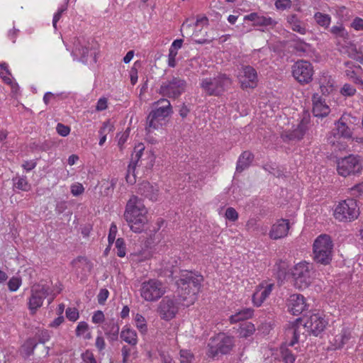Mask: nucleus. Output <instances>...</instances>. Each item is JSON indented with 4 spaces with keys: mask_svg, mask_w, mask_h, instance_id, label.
<instances>
[{
    "mask_svg": "<svg viewBox=\"0 0 363 363\" xmlns=\"http://www.w3.org/2000/svg\"><path fill=\"white\" fill-rule=\"evenodd\" d=\"M172 279L177 287L174 294L179 303L184 307L193 305L198 298L203 276L196 272L181 270Z\"/></svg>",
    "mask_w": 363,
    "mask_h": 363,
    "instance_id": "nucleus-1",
    "label": "nucleus"
},
{
    "mask_svg": "<svg viewBox=\"0 0 363 363\" xmlns=\"http://www.w3.org/2000/svg\"><path fill=\"white\" fill-rule=\"evenodd\" d=\"M147 210L141 199L135 195L128 201L123 217L130 230L136 233L143 232L147 223Z\"/></svg>",
    "mask_w": 363,
    "mask_h": 363,
    "instance_id": "nucleus-2",
    "label": "nucleus"
},
{
    "mask_svg": "<svg viewBox=\"0 0 363 363\" xmlns=\"http://www.w3.org/2000/svg\"><path fill=\"white\" fill-rule=\"evenodd\" d=\"M154 104L161 106L152 110L147 117L145 130L148 133L161 127L162 122L172 113L170 101L167 99H161Z\"/></svg>",
    "mask_w": 363,
    "mask_h": 363,
    "instance_id": "nucleus-3",
    "label": "nucleus"
},
{
    "mask_svg": "<svg viewBox=\"0 0 363 363\" xmlns=\"http://www.w3.org/2000/svg\"><path fill=\"white\" fill-rule=\"evenodd\" d=\"M333 244L328 235H320L313 243V259L317 263L327 265L330 264L333 257Z\"/></svg>",
    "mask_w": 363,
    "mask_h": 363,
    "instance_id": "nucleus-4",
    "label": "nucleus"
},
{
    "mask_svg": "<svg viewBox=\"0 0 363 363\" xmlns=\"http://www.w3.org/2000/svg\"><path fill=\"white\" fill-rule=\"evenodd\" d=\"M232 84L231 79L225 74H219L213 78L202 79L201 87L208 96H220Z\"/></svg>",
    "mask_w": 363,
    "mask_h": 363,
    "instance_id": "nucleus-5",
    "label": "nucleus"
},
{
    "mask_svg": "<svg viewBox=\"0 0 363 363\" xmlns=\"http://www.w3.org/2000/svg\"><path fill=\"white\" fill-rule=\"evenodd\" d=\"M186 82L179 77H172L162 82L158 93L169 99H178L186 89Z\"/></svg>",
    "mask_w": 363,
    "mask_h": 363,
    "instance_id": "nucleus-6",
    "label": "nucleus"
},
{
    "mask_svg": "<svg viewBox=\"0 0 363 363\" xmlns=\"http://www.w3.org/2000/svg\"><path fill=\"white\" fill-rule=\"evenodd\" d=\"M359 208L357 201L347 199L339 203L334 212V216L340 221H351L357 218Z\"/></svg>",
    "mask_w": 363,
    "mask_h": 363,
    "instance_id": "nucleus-7",
    "label": "nucleus"
},
{
    "mask_svg": "<svg viewBox=\"0 0 363 363\" xmlns=\"http://www.w3.org/2000/svg\"><path fill=\"white\" fill-rule=\"evenodd\" d=\"M52 293V289L45 284H35L30 289L28 308L31 314L35 313L43 305V301Z\"/></svg>",
    "mask_w": 363,
    "mask_h": 363,
    "instance_id": "nucleus-8",
    "label": "nucleus"
},
{
    "mask_svg": "<svg viewBox=\"0 0 363 363\" xmlns=\"http://www.w3.org/2000/svg\"><path fill=\"white\" fill-rule=\"evenodd\" d=\"M208 354L209 357H215L219 354H228L234 347L233 338L225 334H219L211 340L208 345Z\"/></svg>",
    "mask_w": 363,
    "mask_h": 363,
    "instance_id": "nucleus-9",
    "label": "nucleus"
},
{
    "mask_svg": "<svg viewBox=\"0 0 363 363\" xmlns=\"http://www.w3.org/2000/svg\"><path fill=\"white\" fill-rule=\"evenodd\" d=\"M294 279V285L299 289H306L312 282V272L307 262H300L296 264L291 271Z\"/></svg>",
    "mask_w": 363,
    "mask_h": 363,
    "instance_id": "nucleus-10",
    "label": "nucleus"
},
{
    "mask_svg": "<svg viewBox=\"0 0 363 363\" xmlns=\"http://www.w3.org/2000/svg\"><path fill=\"white\" fill-rule=\"evenodd\" d=\"M165 293L162 283L157 279H150L141 284L140 296L147 301H155Z\"/></svg>",
    "mask_w": 363,
    "mask_h": 363,
    "instance_id": "nucleus-11",
    "label": "nucleus"
},
{
    "mask_svg": "<svg viewBox=\"0 0 363 363\" xmlns=\"http://www.w3.org/2000/svg\"><path fill=\"white\" fill-rule=\"evenodd\" d=\"M292 75L301 84H308L313 80V67L308 61L300 60L291 67Z\"/></svg>",
    "mask_w": 363,
    "mask_h": 363,
    "instance_id": "nucleus-12",
    "label": "nucleus"
},
{
    "mask_svg": "<svg viewBox=\"0 0 363 363\" xmlns=\"http://www.w3.org/2000/svg\"><path fill=\"white\" fill-rule=\"evenodd\" d=\"M362 169V164L359 157L349 155L338 160L337 170L340 175L346 177L351 174L359 173Z\"/></svg>",
    "mask_w": 363,
    "mask_h": 363,
    "instance_id": "nucleus-13",
    "label": "nucleus"
},
{
    "mask_svg": "<svg viewBox=\"0 0 363 363\" xmlns=\"http://www.w3.org/2000/svg\"><path fill=\"white\" fill-rule=\"evenodd\" d=\"M310 121V115L308 113H304L296 128L292 130L285 131L281 134V138L284 141H298L303 139L308 130Z\"/></svg>",
    "mask_w": 363,
    "mask_h": 363,
    "instance_id": "nucleus-14",
    "label": "nucleus"
},
{
    "mask_svg": "<svg viewBox=\"0 0 363 363\" xmlns=\"http://www.w3.org/2000/svg\"><path fill=\"white\" fill-rule=\"evenodd\" d=\"M242 89H254L257 86L258 76L256 69L250 65H242L238 76Z\"/></svg>",
    "mask_w": 363,
    "mask_h": 363,
    "instance_id": "nucleus-15",
    "label": "nucleus"
},
{
    "mask_svg": "<svg viewBox=\"0 0 363 363\" xmlns=\"http://www.w3.org/2000/svg\"><path fill=\"white\" fill-rule=\"evenodd\" d=\"M179 305L181 304L179 303L177 299L174 301L168 296H165L160 301L157 308V312L162 319L169 320L174 318L177 313Z\"/></svg>",
    "mask_w": 363,
    "mask_h": 363,
    "instance_id": "nucleus-16",
    "label": "nucleus"
},
{
    "mask_svg": "<svg viewBox=\"0 0 363 363\" xmlns=\"http://www.w3.org/2000/svg\"><path fill=\"white\" fill-rule=\"evenodd\" d=\"M305 318H298L294 321L289 323L287 328V335H291L292 339L289 342V346H294L297 343L301 335L306 337V333H308V328L305 327Z\"/></svg>",
    "mask_w": 363,
    "mask_h": 363,
    "instance_id": "nucleus-17",
    "label": "nucleus"
},
{
    "mask_svg": "<svg viewBox=\"0 0 363 363\" xmlns=\"http://www.w3.org/2000/svg\"><path fill=\"white\" fill-rule=\"evenodd\" d=\"M305 318V323L308 328V335L318 336L325 329L328 321L319 314H313L309 318Z\"/></svg>",
    "mask_w": 363,
    "mask_h": 363,
    "instance_id": "nucleus-18",
    "label": "nucleus"
},
{
    "mask_svg": "<svg viewBox=\"0 0 363 363\" xmlns=\"http://www.w3.org/2000/svg\"><path fill=\"white\" fill-rule=\"evenodd\" d=\"M289 311L294 315L301 314L308 309V305L306 303L305 298L301 294H292L289 300Z\"/></svg>",
    "mask_w": 363,
    "mask_h": 363,
    "instance_id": "nucleus-19",
    "label": "nucleus"
},
{
    "mask_svg": "<svg viewBox=\"0 0 363 363\" xmlns=\"http://www.w3.org/2000/svg\"><path fill=\"white\" fill-rule=\"evenodd\" d=\"M313 113L315 117H325L330 113V108L325 103V99L318 94L313 95Z\"/></svg>",
    "mask_w": 363,
    "mask_h": 363,
    "instance_id": "nucleus-20",
    "label": "nucleus"
},
{
    "mask_svg": "<svg viewBox=\"0 0 363 363\" xmlns=\"http://www.w3.org/2000/svg\"><path fill=\"white\" fill-rule=\"evenodd\" d=\"M137 193L150 201H157L159 189L147 181H143L138 185Z\"/></svg>",
    "mask_w": 363,
    "mask_h": 363,
    "instance_id": "nucleus-21",
    "label": "nucleus"
},
{
    "mask_svg": "<svg viewBox=\"0 0 363 363\" xmlns=\"http://www.w3.org/2000/svg\"><path fill=\"white\" fill-rule=\"evenodd\" d=\"M289 230V223L288 220L281 219L277 223L272 226L269 231V237L274 240L281 239L287 235Z\"/></svg>",
    "mask_w": 363,
    "mask_h": 363,
    "instance_id": "nucleus-22",
    "label": "nucleus"
},
{
    "mask_svg": "<svg viewBox=\"0 0 363 363\" xmlns=\"http://www.w3.org/2000/svg\"><path fill=\"white\" fill-rule=\"evenodd\" d=\"M349 115H342L335 123L337 134L344 138H351L352 136V129L347 125L346 121Z\"/></svg>",
    "mask_w": 363,
    "mask_h": 363,
    "instance_id": "nucleus-23",
    "label": "nucleus"
},
{
    "mask_svg": "<svg viewBox=\"0 0 363 363\" xmlns=\"http://www.w3.org/2000/svg\"><path fill=\"white\" fill-rule=\"evenodd\" d=\"M89 48L83 44V42L77 38L74 41V48L72 55L75 57H79V60L83 63L86 62Z\"/></svg>",
    "mask_w": 363,
    "mask_h": 363,
    "instance_id": "nucleus-24",
    "label": "nucleus"
},
{
    "mask_svg": "<svg viewBox=\"0 0 363 363\" xmlns=\"http://www.w3.org/2000/svg\"><path fill=\"white\" fill-rule=\"evenodd\" d=\"M286 21L294 31L302 35H304L306 33V28L304 23L300 20L296 14L293 13L287 16Z\"/></svg>",
    "mask_w": 363,
    "mask_h": 363,
    "instance_id": "nucleus-25",
    "label": "nucleus"
},
{
    "mask_svg": "<svg viewBox=\"0 0 363 363\" xmlns=\"http://www.w3.org/2000/svg\"><path fill=\"white\" fill-rule=\"evenodd\" d=\"M105 335L111 341L118 340L119 334V325L113 319L106 322L104 327Z\"/></svg>",
    "mask_w": 363,
    "mask_h": 363,
    "instance_id": "nucleus-26",
    "label": "nucleus"
},
{
    "mask_svg": "<svg viewBox=\"0 0 363 363\" xmlns=\"http://www.w3.org/2000/svg\"><path fill=\"white\" fill-rule=\"evenodd\" d=\"M272 287L273 284H268L265 288L255 291L252 296L254 304L257 306H259L270 294Z\"/></svg>",
    "mask_w": 363,
    "mask_h": 363,
    "instance_id": "nucleus-27",
    "label": "nucleus"
},
{
    "mask_svg": "<svg viewBox=\"0 0 363 363\" xmlns=\"http://www.w3.org/2000/svg\"><path fill=\"white\" fill-rule=\"evenodd\" d=\"M253 160V155L249 151L243 152L239 157L237 162L236 171L242 172L244 169L247 168Z\"/></svg>",
    "mask_w": 363,
    "mask_h": 363,
    "instance_id": "nucleus-28",
    "label": "nucleus"
},
{
    "mask_svg": "<svg viewBox=\"0 0 363 363\" xmlns=\"http://www.w3.org/2000/svg\"><path fill=\"white\" fill-rule=\"evenodd\" d=\"M38 342L34 338L28 339L21 348V354L23 357L27 358L33 354L34 350L36 347Z\"/></svg>",
    "mask_w": 363,
    "mask_h": 363,
    "instance_id": "nucleus-29",
    "label": "nucleus"
},
{
    "mask_svg": "<svg viewBox=\"0 0 363 363\" xmlns=\"http://www.w3.org/2000/svg\"><path fill=\"white\" fill-rule=\"evenodd\" d=\"M253 315V310L251 308H245L240 311L234 315L230 316L229 320L230 323H236L240 321L248 319Z\"/></svg>",
    "mask_w": 363,
    "mask_h": 363,
    "instance_id": "nucleus-30",
    "label": "nucleus"
},
{
    "mask_svg": "<svg viewBox=\"0 0 363 363\" xmlns=\"http://www.w3.org/2000/svg\"><path fill=\"white\" fill-rule=\"evenodd\" d=\"M121 337L123 340L132 346H135L138 342L137 333L135 330L128 328L121 331Z\"/></svg>",
    "mask_w": 363,
    "mask_h": 363,
    "instance_id": "nucleus-31",
    "label": "nucleus"
},
{
    "mask_svg": "<svg viewBox=\"0 0 363 363\" xmlns=\"http://www.w3.org/2000/svg\"><path fill=\"white\" fill-rule=\"evenodd\" d=\"M238 330L240 337L247 338L253 335L255 331V327L250 322H244L240 325Z\"/></svg>",
    "mask_w": 363,
    "mask_h": 363,
    "instance_id": "nucleus-32",
    "label": "nucleus"
},
{
    "mask_svg": "<svg viewBox=\"0 0 363 363\" xmlns=\"http://www.w3.org/2000/svg\"><path fill=\"white\" fill-rule=\"evenodd\" d=\"M314 18L319 26L325 28H328L331 21V17L328 14L320 12H316L314 15Z\"/></svg>",
    "mask_w": 363,
    "mask_h": 363,
    "instance_id": "nucleus-33",
    "label": "nucleus"
},
{
    "mask_svg": "<svg viewBox=\"0 0 363 363\" xmlns=\"http://www.w3.org/2000/svg\"><path fill=\"white\" fill-rule=\"evenodd\" d=\"M342 52L345 54H347V55L353 59L356 60L357 55L359 54H361V52L358 51L357 49V47L354 44H350L349 45L343 46Z\"/></svg>",
    "mask_w": 363,
    "mask_h": 363,
    "instance_id": "nucleus-34",
    "label": "nucleus"
},
{
    "mask_svg": "<svg viewBox=\"0 0 363 363\" xmlns=\"http://www.w3.org/2000/svg\"><path fill=\"white\" fill-rule=\"evenodd\" d=\"M330 33L336 38L340 37L343 39L348 38V33L346 31L345 27L342 24L333 26L330 28Z\"/></svg>",
    "mask_w": 363,
    "mask_h": 363,
    "instance_id": "nucleus-35",
    "label": "nucleus"
},
{
    "mask_svg": "<svg viewBox=\"0 0 363 363\" xmlns=\"http://www.w3.org/2000/svg\"><path fill=\"white\" fill-rule=\"evenodd\" d=\"M276 24L277 21L271 17L258 15L257 21L255 26H274Z\"/></svg>",
    "mask_w": 363,
    "mask_h": 363,
    "instance_id": "nucleus-36",
    "label": "nucleus"
},
{
    "mask_svg": "<svg viewBox=\"0 0 363 363\" xmlns=\"http://www.w3.org/2000/svg\"><path fill=\"white\" fill-rule=\"evenodd\" d=\"M349 339L350 335L345 332L336 335L333 342L335 349L341 348Z\"/></svg>",
    "mask_w": 363,
    "mask_h": 363,
    "instance_id": "nucleus-37",
    "label": "nucleus"
},
{
    "mask_svg": "<svg viewBox=\"0 0 363 363\" xmlns=\"http://www.w3.org/2000/svg\"><path fill=\"white\" fill-rule=\"evenodd\" d=\"M11 75V72L8 69V66L6 63L0 64V77L2 78L4 82L8 84H11L12 81L11 78L9 77Z\"/></svg>",
    "mask_w": 363,
    "mask_h": 363,
    "instance_id": "nucleus-38",
    "label": "nucleus"
},
{
    "mask_svg": "<svg viewBox=\"0 0 363 363\" xmlns=\"http://www.w3.org/2000/svg\"><path fill=\"white\" fill-rule=\"evenodd\" d=\"M14 186L22 191H28L30 189V185L28 184L26 178L23 177H16L13 179Z\"/></svg>",
    "mask_w": 363,
    "mask_h": 363,
    "instance_id": "nucleus-39",
    "label": "nucleus"
},
{
    "mask_svg": "<svg viewBox=\"0 0 363 363\" xmlns=\"http://www.w3.org/2000/svg\"><path fill=\"white\" fill-rule=\"evenodd\" d=\"M134 162H130L127 169V173L125 175V179L126 182L128 184H133L135 183V170L136 166L133 164Z\"/></svg>",
    "mask_w": 363,
    "mask_h": 363,
    "instance_id": "nucleus-40",
    "label": "nucleus"
},
{
    "mask_svg": "<svg viewBox=\"0 0 363 363\" xmlns=\"http://www.w3.org/2000/svg\"><path fill=\"white\" fill-rule=\"evenodd\" d=\"M144 150H145V147H144L143 144H141V143L135 147V148H134L135 154L132 155V157H131V160H130V162H134L133 164H134L135 166L137 165L138 161L140 160V159L143 155V152Z\"/></svg>",
    "mask_w": 363,
    "mask_h": 363,
    "instance_id": "nucleus-41",
    "label": "nucleus"
},
{
    "mask_svg": "<svg viewBox=\"0 0 363 363\" xmlns=\"http://www.w3.org/2000/svg\"><path fill=\"white\" fill-rule=\"evenodd\" d=\"M116 183L117 179L115 178H113L110 182H104L101 185V187L104 188V195L108 196L109 194H112Z\"/></svg>",
    "mask_w": 363,
    "mask_h": 363,
    "instance_id": "nucleus-42",
    "label": "nucleus"
},
{
    "mask_svg": "<svg viewBox=\"0 0 363 363\" xmlns=\"http://www.w3.org/2000/svg\"><path fill=\"white\" fill-rule=\"evenodd\" d=\"M135 321L136 323V327L142 333L147 332V327L145 323V319L142 315L138 313L135 315Z\"/></svg>",
    "mask_w": 363,
    "mask_h": 363,
    "instance_id": "nucleus-43",
    "label": "nucleus"
},
{
    "mask_svg": "<svg viewBox=\"0 0 363 363\" xmlns=\"http://www.w3.org/2000/svg\"><path fill=\"white\" fill-rule=\"evenodd\" d=\"M116 247L117 248V255L123 257L125 255V244L123 238H118L116 240Z\"/></svg>",
    "mask_w": 363,
    "mask_h": 363,
    "instance_id": "nucleus-44",
    "label": "nucleus"
},
{
    "mask_svg": "<svg viewBox=\"0 0 363 363\" xmlns=\"http://www.w3.org/2000/svg\"><path fill=\"white\" fill-rule=\"evenodd\" d=\"M281 357L284 363H294L296 357L289 349H282Z\"/></svg>",
    "mask_w": 363,
    "mask_h": 363,
    "instance_id": "nucleus-45",
    "label": "nucleus"
},
{
    "mask_svg": "<svg viewBox=\"0 0 363 363\" xmlns=\"http://www.w3.org/2000/svg\"><path fill=\"white\" fill-rule=\"evenodd\" d=\"M21 285V279L19 277H13L8 282V287L11 291H16Z\"/></svg>",
    "mask_w": 363,
    "mask_h": 363,
    "instance_id": "nucleus-46",
    "label": "nucleus"
},
{
    "mask_svg": "<svg viewBox=\"0 0 363 363\" xmlns=\"http://www.w3.org/2000/svg\"><path fill=\"white\" fill-rule=\"evenodd\" d=\"M340 93L345 96H352L356 93V89L350 84H345L340 89Z\"/></svg>",
    "mask_w": 363,
    "mask_h": 363,
    "instance_id": "nucleus-47",
    "label": "nucleus"
},
{
    "mask_svg": "<svg viewBox=\"0 0 363 363\" xmlns=\"http://www.w3.org/2000/svg\"><path fill=\"white\" fill-rule=\"evenodd\" d=\"M66 317L71 321H76L79 318V312L76 308H67L66 311Z\"/></svg>",
    "mask_w": 363,
    "mask_h": 363,
    "instance_id": "nucleus-48",
    "label": "nucleus"
},
{
    "mask_svg": "<svg viewBox=\"0 0 363 363\" xmlns=\"http://www.w3.org/2000/svg\"><path fill=\"white\" fill-rule=\"evenodd\" d=\"M193 354L188 350L180 351V363H191Z\"/></svg>",
    "mask_w": 363,
    "mask_h": 363,
    "instance_id": "nucleus-49",
    "label": "nucleus"
},
{
    "mask_svg": "<svg viewBox=\"0 0 363 363\" xmlns=\"http://www.w3.org/2000/svg\"><path fill=\"white\" fill-rule=\"evenodd\" d=\"M89 330V325L86 322L82 321L79 322L77 328H76V335L79 337L87 332Z\"/></svg>",
    "mask_w": 363,
    "mask_h": 363,
    "instance_id": "nucleus-50",
    "label": "nucleus"
},
{
    "mask_svg": "<svg viewBox=\"0 0 363 363\" xmlns=\"http://www.w3.org/2000/svg\"><path fill=\"white\" fill-rule=\"evenodd\" d=\"M225 218L230 220L235 221L238 218V213L234 208L229 207L225 211Z\"/></svg>",
    "mask_w": 363,
    "mask_h": 363,
    "instance_id": "nucleus-51",
    "label": "nucleus"
},
{
    "mask_svg": "<svg viewBox=\"0 0 363 363\" xmlns=\"http://www.w3.org/2000/svg\"><path fill=\"white\" fill-rule=\"evenodd\" d=\"M275 6L277 9L284 10L290 9L291 6V0H277L275 1Z\"/></svg>",
    "mask_w": 363,
    "mask_h": 363,
    "instance_id": "nucleus-52",
    "label": "nucleus"
},
{
    "mask_svg": "<svg viewBox=\"0 0 363 363\" xmlns=\"http://www.w3.org/2000/svg\"><path fill=\"white\" fill-rule=\"evenodd\" d=\"M50 336L48 330H43L36 334V338L39 343L44 344L49 340Z\"/></svg>",
    "mask_w": 363,
    "mask_h": 363,
    "instance_id": "nucleus-53",
    "label": "nucleus"
},
{
    "mask_svg": "<svg viewBox=\"0 0 363 363\" xmlns=\"http://www.w3.org/2000/svg\"><path fill=\"white\" fill-rule=\"evenodd\" d=\"M113 125L111 124L109 121H107L103 123V125L99 133V134H104V135H106L108 133L113 131Z\"/></svg>",
    "mask_w": 363,
    "mask_h": 363,
    "instance_id": "nucleus-54",
    "label": "nucleus"
},
{
    "mask_svg": "<svg viewBox=\"0 0 363 363\" xmlns=\"http://www.w3.org/2000/svg\"><path fill=\"white\" fill-rule=\"evenodd\" d=\"M116 233H117V227L114 223H112L110 227L109 233H108V240L109 245H112L114 242V241L116 240Z\"/></svg>",
    "mask_w": 363,
    "mask_h": 363,
    "instance_id": "nucleus-55",
    "label": "nucleus"
},
{
    "mask_svg": "<svg viewBox=\"0 0 363 363\" xmlns=\"http://www.w3.org/2000/svg\"><path fill=\"white\" fill-rule=\"evenodd\" d=\"M56 130L57 133L63 137L68 135L70 132L69 127L62 123H58Z\"/></svg>",
    "mask_w": 363,
    "mask_h": 363,
    "instance_id": "nucleus-56",
    "label": "nucleus"
},
{
    "mask_svg": "<svg viewBox=\"0 0 363 363\" xmlns=\"http://www.w3.org/2000/svg\"><path fill=\"white\" fill-rule=\"evenodd\" d=\"M177 55V51L169 49V52L168 55V65L171 67H174L176 66V60L175 57Z\"/></svg>",
    "mask_w": 363,
    "mask_h": 363,
    "instance_id": "nucleus-57",
    "label": "nucleus"
},
{
    "mask_svg": "<svg viewBox=\"0 0 363 363\" xmlns=\"http://www.w3.org/2000/svg\"><path fill=\"white\" fill-rule=\"evenodd\" d=\"M67 5L62 6L57 12L54 15L53 20H52V24L55 28H57V23L60 19L62 13L67 10Z\"/></svg>",
    "mask_w": 363,
    "mask_h": 363,
    "instance_id": "nucleus-58",
    "label": "nucleus"
},
{
    "mask_svg": "<svg viewBox=\"0 0 363 363\" xmlns=\"http://www.w3.org/2000/svg\"><path fill=\"white\" fill-rule=\"evenodd\" d=\"M109 292L106 289H101L98 294V302L99 304H104L108 296Z\"/></svg>",
    "mask_w": 363,
    "mask_h": 363,
    "instance_id": "nucleus-59",
    "label": "nucleus"
},
{
    "mask_svg": "<svg viewBox=\"0 0 363 363\" xmlns=\"http://www.w3.org/2000/svg\"><path fill=\"white\" fill-rule=\"evenodd\" d=\"M104 320V315L101 311H96L92 316V322L94 323H101Z\"/></svg>",
    "mask_w": 363,
    "mask_h": 363,
    "instance_id": "nucleus-60",
    "label": "nucleus"
},
{
    "mask_svg": "<svg viewBox=\"0 0 363 363\" xmlns=\"http://www.w3.org/2000/svg\"><path fill=\"white\" fill-rule=\"evenodd\" d=\"M351 194L354 196H359L363 192V183L356 184L350 189Z\"/></svg>",
    "mask_w": 363,
    "mask_h": 363,
    "instance_id": "nucleus-61",
    "label": "nucleus"
},
{
    "mask_svg": "<svg viewBox=\"0 0 363 363\" xmlns=\"http://www.w3.org/2000/svg\"><path fill=\"white\" fill-rule=\"evenodd\" d=\"M82 359L85 363H96L94 354L89 351H86L85 353L82 354Z\"/></svg>",
    "mask_w": 363,
    "mask_h": 363,
    "instance_id": "nucleus-62",
    "label": "nucleus"
},
{
    "mask_svg": "<svg viewBox=\"0 0 363 363\" xmlns=\"http://www.w3.org/2000/svg\"><path fill=\"white\" fill-rule=\"evenodd\" d=\"M84 189L81 184L72 185L71 187V192L74 196H79L82 194L84 192Z\"/></svg>",
    "mask_w": 363,
    "mask_h": 363,
    "instance_id": "nucleus-63",
    "label": "nucleus"
},
{
    "mask_svg": "<svg viewBox=\"0 0 363 363\" xmlns=\"http://www.w3.org/2000/svg\"><path fill=\"white\" fill-rule=\"evenodd\" d=\"M352 27L357 30H363V19L355 18L352 23Z\"/></svg>",
    "mask_w": 363,
    "mask_h": 363,
    "instance_id": "nucleus-64",
    "label": "nucleus"
}]
</instances>
